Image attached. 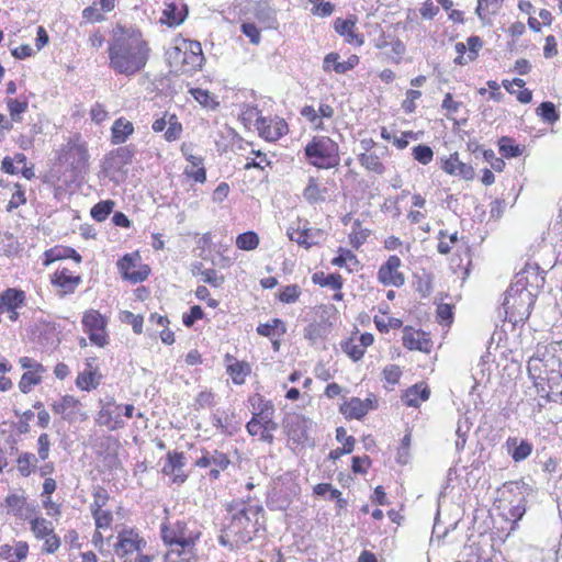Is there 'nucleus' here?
Wrapping results in <instances>:
<instances>
[{
  "mask_svg": "<svg viewBox=\"0 0 562 562\" xmlns=\"http://www.w3.org/2000/svg\"><path fill=\"white\" fill-rule=\"evenodd\" d=\"M324 236V232L319 228L308 227L294 231L290 238L296 241L299 245L310 248L317 245Z\"/></svg>",
  "mask_w": 562,
  "mask_h": 562,
  "instance_id": "obj_25",
  "label": "nucleus"
},
{
  "mask_svg": "<svg viewBox=\"0 0 562 562\" xmlns=\"http://www.w3.org/2000/svg\"><path fill=\"white\" fill-rule=\"evenodd\" d=\"M54 414L69 424L83 423L89 418L86 406L72 395H64L52 404Z\"/></svg>",
  "mask_w": 562,
  "mask_h": 562,
  "instance_id": "obj_11",
  "label": "nucleus"
},
{
  "mask_svg": "<svg viewBox=\"0 0 562 562\" xmlns=\"http://www.w3.org/2000/svg\"><path fill=\"white\" fill-rule=\"evenodd\" d=\"M258 245H259V237L252 231L239 234L236 238V246L238 249H241V250H247V251L254 250L258 247Z\"/></svg>",
  "mask_w": 562,
  "mask_h": 562,
  "instance_id": "obj_47",
  "label": "nucleus"
},
{
  "mask_svg": "<svg viewBox=\"0 0 562 562\" xmlns=\"http://www.w3.org/2000/svg\"><path fill=\"white\" fill-rule=\"evenodd\" d=\"M59 160L68 164L76 171H81L87 167L89 160L88 147L79 134L69 137L63 146Z\"/></svg>",
  "mask_w": 562,
  "mask_h": 562,
  "instance_id": "obj_10",
  "label": "nucleus"
},
{
  "mask_svg": "<svg viewBox=\"0 0 562 562\" xmlns=\"http://www.w3.org/2000/svg\"><path fill=\"white\" fill-rule=\"evenodd\" d=\"M184 175L192 178L195 182L203 183L206 180V171L203 158L200 156H190L188 165L184 168Z\"/></svg>",
  "mask_w": 562,
  "mask_h": 562,
  "instance_id": "obj_34",
  "label": "nucleus"
},
{
  "mask_svg": "<svg viewBox=\"0 0 562 562\" xmlns=\"http://www.w3.org/2000/svg\"><path fill=\"white\" fill-rule=\"evenodd\" d=\"M115 203L111 200H105L97 203L91 209V216L97 222H103L113 211Z\"/></svg>",
  "mask_w": 562,
  "mask_h": 562,
  "instance_id": "obj_50",
  "label": "nucleus"
},
{
  "mask_svg": "<svg viewBox=\"0 0 562 562\" xmlns=\"http://www.w3.org/2000/svg\"><path fill=\"white\" fill-rule=\"evenodd\" d=\"M247 113L250 116H257V130L259 131L260 136L268 140H277L288 131V126L283 120H277L276 122H272L271 120L261 117L257 109H251Z\"/></svg>",
  "mask_w": 562,
  "mask_h": 562,
  "instance_id": "obj_16",
  "label": "nucleus"
},
{
  "mask_svg": "<svg viewBox=\"0 0 562 562\" xmlns=\"http://www.w3.org/2000/svg\"><path fill=\"white\" fill-rule=\"evenodd\" d=\"M229 512V522L223 529L218 541L224 547L238 548L250 542L258 532L261 508L240 505Z\"/></svg>",
  "mask_w": 562,
  "mask_h": 562,
  "instance_id": "obj_3",
  "label": "nucleus"
},
{
  "mask_svg": "<svg viewBox=\"0 0 562 562\" xmlns=\"http://www.w3.org/2000/svg\"><path fill=\"white\" fill-rule=\"evenodd\" d=\"M503 87L510 94H516L517 100L520 103H529L532 99V93L530 90L525 89V81L520 78H515L512 81L503 80Z\"/></svg>",
  "mask_w": 562,
  "mask_h": 562,
  "instance_id": "obj_33",
  "label": "nucleus"
},
{
  "mask_svg": "<svg viewBox=\"0 0 562 562\" xmlns=\"http://www.w3.org/2000/svg\"><path fill=\"white\" fill-rule=\"evenodd\" d=\"M339 56L336 53H329L325 56L323 61V68L325 71L334 70L337 74H346L347 71L355 68L359 63L357 55H351L347 60L339 61Z\"/></svg>",
  "mask_w": 562,
  "mask_h": 562,
  "instance_id": "obj_22",
  "label": "nucleus"
},
{
  "mask_svg": "<svg viewBox=\"0 0 562 562\" xmlns=\"http://www.w3.org/2000/svg\"><path fill=\"white\" fill-rule=\"evenodd\" d=\"M212 424L225 435L232 436L239 430V423L236 420L233 413L228 414L223 412L214 414L212 417Z\"/></svg>",
  "mask_w": 562,
  "mask_h": 562,
  "instance_id": "obj_30",
  "label": "nucleus"
},
{
  "mask_svg": "<svg viewBox=\"0 0 562 562\" xmlns=\"http://www.w3.org/2000/svg\"><path fill=\"white\" fill-rule=\"evenodd\" d=\"M100 411L95 417V423L99 426H104L110 430H116L124 427V422L121 418L120 413L122 405L115 404L112 398L105 402L100 401Z\"/></svg>",
  "mask_w": 562,
  "mask_h": 562,
  "instance_id": "obj_14",
  "label": "nucleus"
},
{
  "mask_svg": "<svg viewBox=\"0 0 562 562\" xmlns=\"http://www.w3.org/2000/svg\"><path fill=\"white\" fill-rule=\"evenodd\" d=\"M37 458L35 454L24 452L18 458V470L23 476H29L36 468Z\"/></svg>",
  "mask_w": 562,
  "mask_h": 562,
  "instance_id": "obj_46",
  "label": "nucleus"
},
{
  "mask_svg": "<svg viewBox=\"0 0 562 562\" xmlns=\"http://www.w3.org/2000/svg\"><path fill=\"white\" fill-rule=\"evenodd\" d=\"M418 331L405 330L403 336V345L409 350H420L422 345Z\"/></svg>",
  "mask_w": 562,
  "mask_h": 562,
  "instance_id": "obj_63",
  "label": "nucleus"
},
{
  "mask_svg": "<svg viewBox=\"0 0 562 562\" xmlns=\"http://www.w3.org/2000/svg\"><path fill=\"white\" fill-rule=\"evenodd\" d=\"M150 52L138 27L117 23L108 41L109 68L116 75L133 77L145 69Z\"/></svg>",
  "mask_w": 562,
  "mask_h": 562,
  "instance_id": "obj_1",
  "label": "nucleus"
},
{
  "mask_svg": "<svg viewBox=\"0 0 562 562\" xmlns=\"http://www.w3.org/2000/svg\"><path fill=\"white\" fill-rule=\"evenodd\" d=\"M438 239L439 243L437 246V250L441 255H448L453 249L454 245H457L460 240L458 232L447 234L446 231H440L438 233Z\"/></svg>",
  "mask_w": 562,
  "mask_h": 562,
  "instance_id": "obj_39",
  "label": "nucleus"
},
{
  "mask_svg": "<svg viewBox=\"0 0 562 562\" xmlns=\"http://www.w3.org/2000/svg\"><path fill=\"white\" fill-rule=\"evenodd\" d=\"M108 501H109V493L102 487H97L93 492V501L90 505L91 512L103 509V507L106 505Z\"/></svg>",
  "mask_w": 562,
  "mask_h": 562,
  "instance_id": "obj_61",
  "label": "nucleus"
},
{
  "mask_svg": "<svg viewBox=\"0 0 562 562\" xmlns=\"http://www.w3.org/2000/svg\"><path fill=\"white\" fill-rule=\"evenodd\" d=\"M300 295H301L300 286L296 284H291V285L284 286L280 291L279 299L281 302L290 304V303L296 302L299 300Z\"/></svg>",
  "mask_w": 562,
  "mask_h": 562,
  "instance_id": "obj_57",
  "label": "nucleus"
},
{
  "mask_svg": "<svg viewBox=\"0 0 562 562\" xmlns=\"http://www.w3.org/2000/svg\"><path fill=\"white\" fill-rule=\"evenodd\" d=\"M13 188L14 192L12 193L11 199L5 207L7 212H12L13 210L26 203L25 191L22 186L15 183Z\"/></svg>",
  "mask_w": 562,
  "mask_h": 562,
  "instance_id": "obj_56",
  "label": "nucleus"
},
{
  "mask_svg": "<svg viewBox=\"0 0 562 562\" xmlns=\"http://www.w3.org/2000/svg\"><path fill=\"white\" fill-rule=\"evenodd\" d=\"M373 403L374 401L372 398L361 400L359 397H352L341 405L340 412L348 419H360L373 408Z\"/></svg>",
  "mask_w": 562,
  "mask_h": 562,
  "instance_id": "obj_20",
  "label": "nucleus"
},
{
  "mask_svg": "<svg viewBox=\"0 0 562 562\" xmlns=\"http://www.w3.org/2000/svg\"><path fill=\"white\" fill-rule=\"evenodd\" d=\"M5 506L9 508L8 513L14 516H21L22 510L26 505V498L24 494H9L4 499Z\"/></svg>",
  "mask_w": 562,
  "mask_h": 562,
  "instance_id": "obj_44",
  "label": "nucleus"
},
{
  "mask_svg": "<svg viewBox=\"0 0 562 562\" xmlns=\"http://www.w3.org/2000/svg\"><path fill=\"white\" fill-rule=\"evenodd\" d=\"M82 327L93 345L98 347L108 345L106 319L100 312L95 310L86 311L82 316Z\"/></svg>",
  "mask_w": 562,
  "mask_h": 562,
  "instance_id": "obj_12",
  "label": "nucleus"
},
{
  "mask_svg": "<svg viewBox=\"0 0 562 562\" xmlns=\"http://www.w3.org/2000/svg\"><path fill=\"white\" fill-rule=\"evenodd\" d=\"M402 261L397 256H390L378 271V280L385 286L400 288L405 283V277L400 271Z\"/></svg>",
  "mask_w": 562,
  "mask_h": 562,
  "instance_id": "obj_15",
  "label": "nucleus"
},
{
  "mask_svg": "<svg viewBox=\"0 0 562 562\" xmlns=\"http://www.w3.org/2000/svg\"><path fill=\"white\" fill-rule=\"evenodd\" d=\"M54 285L61 290L63 294L72 293L81 282L80 276H74L66 268L57 270L52 279Z\"/></svg>",
  "mask_w": 562,
  "mask_h": 562,
  "instance_id": "obj_23",
  "label": "nucleus"
},
{
  "mask_svg": "<svg viewBox=\"0 0 562 562\" xmlns=\"http://www.w3.org/2000/svg\"><path fill=\"white\" fill-rule=\"evenodd\" d=\"M133 123L124 117L114 121L111 127V142L114 145L123 144L133 134Z\"/></svg>",
  "mask_w": 562,
  "mask_h": 562,
  "instance_id": "obj_28",
  "label": "nucleus"
},
{
  "mask_svg": "<svg viewBox=\"0 0 562 562\" xmlns=\"http://www.w3.org/2000/svg\"><path fill=\"white\" fill-rule=\"evenodd\" d=\"M499 154L505 158H515L522 154V148L516 145L510 137L503 136L499 142Z\"/></svg>",
  "mask_w": 562,
  "mask_h": 562,
  "instance_id": "obj_45",
  "label": "nucleus"
},
{
  "mask_svg": "<svg viewBox=\"0 0 562 562\" xmlns=\"http://www.w3.org/2000/svg\"><path fill=\"white\" fill-rule=\"evenodd\" d=\"M310 2L313 4L312 12L314 15L325 18L334 12V4L330 2H325L324 0H310Z\"/></svg>",
  "mask_w": 562,
  "mask_h": 562,
  "instance_id": "obj_60",
  "label": "nucleus"
},
{
  "mask_svg": "<svg viewBox=\"0 0 562 562\" xmlns=\"http://www.w3.org/2000/svg\"><path fill=\"white\" fill-rule=\"evenodd\" d=\"M313 282L319 284L322 286H329L333 290H339L341 288V277L338 274H328L324 276V273H314Z\"/></svg>",
  "mask_w": 562,
  "mask_h": 562,
  "instance_id": "obj_52",
  "label": "nucleus"
},
{
  "mask_svg": "<svg viewBox=\"0 0 562 562\" xmlns=\"http://www.w3.org/2000/svg\"><path fill=\"white\" fill-rule=\"evenodd\" d=\"M67 258H72L76 260V262L81 261V256L75 249L70 247L56 246L44 252L43 265L49 266L55 261Z\"/></svg>",
  "mask_w": 562,
  "mask_h": 562,
  "instance_id": "obj_29",
  "label": "nucleus"
},
{
  "mask_svg": "<svg viewBox=\"0 0 562 562\" xmlns=\"http://www.w3.org/2000/svg\"><path fill=\"white\" fill-rule=\"evenodd\" d=\"M429 389L425 384L419 383L409 387L404 393L402 400L406 406L418 407L422 402H425L429 398Z\"/></svg>",
  "mask_w": 562,
  "mask_h": 562,
  "instance_id": "obj_31",
  "label": "nucleus"
},
{
  "mask_svg": "<svg viewBox=\"0 0 562 562\" xmlns=\"http://www.w3.org/2000/svg\"><path fill=\"white\" fill-rule=\"evenodd\" d=\"M186 458L182 452H168L162 473L170 476L173 483L182 484L187 480L183 471Z\"/></svg>",
  "mask_w": 562,
  "mask_h": 562,
  "instance_id": "obj_18",
  "label": "nucleus"
},
{
  "mask_svg": "<svg viewBox=\"0 0 562 562\" xmlns=\"http://www.w3.org/2000/svg\"><path fill=\"white\" fill-rule=\"evenodd\" d=\"M441 168L450 176L460 177L465 180L474 178V169L470 165L460 161L457 153L442 159Z\"/></svg>",
  "mask_w": 562,
  "mask_h": 562,
  "instance_id": "obj_19",
  "label": "nucleus"
},
{
  "mask_svg": "<svg viewBox=\"0 0 562 562\" xmlns=\"http://www.w3.org/2000/svg\"><path fill=\"white\" fill-rule=\"evenodd\" d=\"M413 157L418 162L428 165L434 158V151L427 145H417L413 148Z\"/></svg>",
  "mask_w": 562,
  "mask_h": 562,
  "instance_id": "obj_58",
  "label": "nucleus"
},
{
  "mask_svg": "<svg viewBox=\"0 0 562 562\" xmlns=\"http://www.w3.org/2000/svg\"><path fill=\"white\" fill-rule=\"evenodd\" d=\"M97 529H106L111 526L113 517L110 510L99 509L92 510Z\"/></svg>",
  "mask_w": 562,
  "mask_h": 562,
  "instance_id": "obj_59",
  "label": "nucleus"
},
{
  "mask_svg": "<svg viewBox=\"0 0 562 562\" xmlns=\"http://www.w3.org/2000/svg\"><path fill=\"white\" fill-rule=\"evenodd\" d=\"M101 375L98 373V370L88 363L87 368L78 374L76 385L82 391H91L98 387Z\"/></svg>",
  "mask_w": 562,
  "mask_h": 562,
  "instance_id": "obj_32",
  "label": "nucleus"
},
{
  "mask_svg": "<svg viewBox=\"0 0 562 562\" xmlns=\"http://www.w3.org/2000/svg\"><path fill=\"white\" fill-rule=\"evenodd\" d=\"M274 407L269 402L260 401L259 411L252 413L251 419L246 428L250 436H259L260 440L267 443L273 442V432L278 429L274 422Z\"/></svg>",
  "mask_w": 562,
  "mask_h": 562,
  "instance_id": "obj_7",
  "label": "nucleus"
},
{
  "mask_svg": "<svg viewBox=\"0 0 562 562\" xmlns=\"http://www.w3.org/2000/svg\"><path fill=\"white\" fill-rule=\"evenodd\" d=\"M31 530L38 539H42L54 532L52 522L42 517H37L31 520Z\"/></svg>",
  "mask_w": 562,
  "mask_h": 562,
  "instance_id": "obj_48",
  "label": "nucleus"
},
{
  "mask_svg": "<svg viewBox=\"0 0 562 562\" xmlns=\"http://www.w3.org/2000/svg\"><path fill=\"white\" fill-rule=\"evenodd\" d=\"M326 189L321 188L314 178H310L303 195L310 203H317L325 200Z\"/></svg>",
  "mask_w": 562,
  "mask_h": 562,
  "instance_id": "obj_40",
  "label": "nucleus"
},
{
  "mask_svg": "<svg viewBox=\"0 0 562 562\" xmlns=\"http://www.w3.org/2000/svg\"><path fill=\"white\" fill-rule=\"evenodd\" d=\"M331 263L337 267H346L352 271L353 267L358 265L356 255L346 248L338 249V256L331 260Z\"/></svg>",
  "mask_w": 562,
  "mask_h": 562,
  "instance_id": "obj_43",
  "label": "nucleus"
},
{
  "mask_svg": "<svg viewBox=\"0 0 562 562\" xmlns=\"http://www.w3.org/2000/svg\"><path fill=\"white\" fill-rule=\"evenodd\" d=\"M359 162L367 170L378 175H382L385 170L378 155L373 153H364L359 156Z\"/></svg>",
  "mask_w": 562,
  "mask_h": 562,
  "instance_id": "obj_41",
  "label": "nucleus"
},
{
  "mask_svg": "<svg viewBox=\"0 0 562 562\" xmlns=\"http://www.w3.org/2000/svg\"><path fill=\"white\" fill-rule=\"evenodd\" d=\"M507 453L515 462L526 460L532 452V445L527 440H519L516 437H509L505 442Z\"/></svg>",
  "mask_w": 562,
  "mask_h": 562,
  "instance_id": "obj_24",
  "label": "nucleus"
},
{
  "mask_svg": "<svg viewBox=\"0 0 562 562\" xmlns=\"http://www.w3.org/2000/svg\"><path fill=\"white\" fill-rule=\"evenodd\" d=\"M25 293L18 289H7L0 294V310L8 314L10 322L19 318L18 310L25 305Z\"/></svg>",
  "mask_w": 562,
  "mask_h": 562,
  "instance_id": "obj_17",
  "label": "nucleus"
},
{
  "mask_svg": "<svg viewBox=\"0 0 562 562\" xmlns=\"http://www.w3.org/2000/svg\"><path fill=\"white\" fill-rule=\"evenodd\" d=\"M402 371L398 366L390 364L383 370V378L390 384H396L400 381Z\"/></svg>",
  "mask_w": 562,
  "mask_h": 562,
  "instance_id": "obj_64",
  "label": "nucleus"
},
{
  "mask_svg": "<svg viewBox=\"0 0 562 562\" xmlns=\"http://www.w3.org/2000/svg\"><path fill=\"white\" fill-rule=\"evenodd\" d=\"M170 64L181 72H194L201 69L204 56L198 41L182 40L169 53Z\"/></svg>",
  "mask_w": 562,
  "mask_h": 562,
  "instance_id": "obj_6",
  "label": "nucleus"
},
{
  "mask_svg": "<svg viewBox=\"0 0 562 562\" xmlns=\"http://www.w3.org/2000/svg\"><path fill=\"white\" fill-rule=\"evenodd\" d=\"M304 151L308 162L322 169L334 168L340 160L338 144L328 136H314Z\"/></svg>",
  "mask_w": 562,
  "mask_h": 562,
  "instance_id": "obj_5",
  "label": "nucleus"
},
{
  "mask_svg": "<svg viewBox=\"0 0 562 562\" xmlns=\"http://www.w3.org/2000/svg\"><path fill=\"white\" fill-rule=\"evenodd\" d=\"M145 547L146 541L137 531L125 528L119 532L114 550L126 562H150L151 558L143 553Z\"/></svg>",
  "mask_w": 562,
  "mask_h": 562,
  "instance_id": "obj_8",
  "label": "nucleus"
},
{
  "mask_svg": "<svg viewBox=\"0 0 562 562\" xmlns=\"http://www.w3.org/2000/svg\"><path fill=\"white\" fill-rule=\"evenodd\" d=\"M45 372L46 369L24 372L19 382L20 391L22 393H29L33 386L42 382V378Z\"/></svg>",
  "mask_w": 562,
  "mask_h": 562,
  "instance_id": "obj_37",
  "label": "nucleus"
},
{
  "mask_svg": "<svg viewBox=\"0 0 562 562\" xmlns=\"http://www.w3.org/2000/svg\"><path fill=\"white\" fill-rule=\"evenodd\" d=\"M471 426H472V423L470 422V418L467 416H463L458 420V425H457V429H456V435H457L456 449L458 451H460L464 448Z\"/></svg>",
  "mask_w": 562,
  "mask_h": 562,
  "instance_id": "obj_42",
  "label": "nucleus"
},
{
  "mask_svg": "<svg viewBox=\"0 0 562 562\" xmlns=\"http://www.w3.org/2000/svg\"><path fill=\"white\" fill-rule=\"evenodd\" d=\"M160 533L164 543L168 547L164 562H198V543L202 530L195 521L177 520L171 524H161Z\"/></svg>",
  "mask_w": 562,
  "mask_h": 562,
  "instance_id": "obj_2",
  "label": "nucleus"
},
{
  "mask_svg": "<svg viewBox=\"0 0 562 562\" xmlns=\"http://www.w3.org/2000/svg\"><path fill=\"white\" fill-rule=\"evenodd\" d=\"M536 295L527 289L526 282L519 278L509 286L504 300L506 319L514 325L524 323L530 316Z\"/></svg>",
  "mask_w": 562,
  "mask_h": 562,
  "instance_id": "obj_4",
  "label": "nucleus"
},
{
  "mask_svg": "<svg viewBox=\"0 0 562 562\" xmlns=\"http://www.w3.org/2000/svg\"><path fill=\"white\" fill-rule=\"evenodd\" d=\"M7 105H8L10 117L14 122L21 121V114L26 112L27 106H29L26 101H20L18 99H8Z\"/></svg>",
  "mask_w": 562,
  "mask_h": 562,
  "instance_id": "obj_55",
  "label": "nucleus"
},
{
  "mask_svg": "<svg viewBox=\"0 0 562 562\" xmlns=\"http://www.w3.org/2000/svg\"><path fill=\"white\" fill-rule=\"evenodd\" d=\"M285 331H286L285 324L281 319H278V318H273L272 321H270L266 324H260L257 327V333L259 335L265 336V337H270V338H274V337L279 338Z\"/></svg>",
  "mask_w": 562,
  "mask_h": 562,
  "instance_id": "obj_36",
  "label": "nucleus"
},
{
  "mask_svg": "<svg viewBox=\"0 0 562 562\" xmlns=\"http://www.w3.org/2000/svg\"><path fill=\"white\" fill-rule=\"evenodd\" d=\"M313 427V420L300 414H288L284 419L285 434L296 446L305 447L313 443L311 437Z\"/></svg>",
  "mask_w": 562,
  "mask_h": 562,
  "instance_id": "obj_9",
  "label": "nucleus"
},
{
  "mask_svg": "<svg viewBox=\"0 0 562 562\" xmlns=\"http://www.w3.org/2000/svg\"><path fill=\"white\" fill-rule=\"evenodd\" d=\"M186 16L187 9L184 4L170 2L164 9L161 22L168 26H178L184 21Z\"/></svg>",
  "mask_w": 562,
  "mask_h": 562,
  "instance_id": "obj_27",
  "label": "nucleus"
},
{
  "mask_svg": "<svg viewBox=\"0 0 562 562\" xmlns=\"http://www.w3.org/2000/svg\"><path fill=\"white\" fill-rule=\"evenodd\" d=\"M227 372L229 373L234 383L241 384L249 373V367L244 362L235 361L234 363L228 364Z\"/></svg>",
  "mask_w": 562,
  "mask_h": 562,
  "instance_id": "obj_49",
  "label": "nucleus"
},
{
  "mask_svg": "<svg viewBox=\"0 0 562 562\" xmlns=\"http://www.w3.org/2000/svg\"><path fill=\"white\" fill-rule=\"evenodd\" d=\"M356 19H336L335 31L345 37V40L355 46H361L364 43L363 35L356 32Z\"/></svg>",
  "mask_w": 562,
  "mask_h": 562,
  "instance_id": "obj_21",
  "label": "nucleus"
},
{
  "mask_svg": "<svg viewBox=\"0 0 562 562\" xmlns=\"http://www.w3.org/2000/svg\"><path fill=\"white\" fill-rule=\"evenodd\" d=\"M189 93L199 104H201L203 108L207 110H215L218 106V102L215 100V97L212 95L209 90L201 88H191L189 90Z\"/></svg>",
  "mask_w": 562,
  "mask_h": 562,
  "instance_id": "obj_38",
  "label": "nucleus"
},
{
  "mask_svg": "<svg viewBox=\"0 0 562 562\" xmlns=\"http://www.w3.org/2000/svg\"><path fill=\"white\" fill-rule=\"evenodd\" d=\"M117 269L124 280L132 283H139L147 279L150 270L147 265L142 263L138 252L124 255L117 261Z\"/></svg>",
  "mask_w": 562,
  "mask_h": 562,
  "instance_id": "obj_13",
  "label": "nucleus"
},
{
  "mask_svg": "<svg viewBox=\"0 0 562 562\" xmlns=\"http://www.w3.org/2000/svg\"><path fill=\"white\" fill-rule=\"evenodd\" d=\"M503 4L504 0H477L475 13L484 24H491L492 18L501 11Z\"/></svg>",
  "mask_w": 562,
  "mask_h": 562,
  "instance_id": "obj_26",
  "label": "nucleus"
},
{
  "mask_svg": "<svg viewBox=\"0 0 562 562\" xmlns=\"http://www.w3.org/2000/svg\"><path fill=\"white\" fill-rule=\"evenodd\" d=\"M229 460L223 452L217 450L213 452H206L195 461V465L199 468H227Z\"/></svg>",
  "mask_w": 562,
  "mask_h": 562,
  "instance_id": "obj_35",
  "label": "nucleus"
},
{
  "mask_svg": "<svg viewBox=\"0 0 562 562\" xmlns=\"http://www.w3.org/2000/svg\"><path fill=\"white\" fill-rule=\"evenodd\" d=\"M537 114L544 122H548V123H554L559 120V113L555 110V105L550 101L542 102L537 108Z\"/></svg>",
  "mask_w": 562,
  "mask_h": 562,
  "instance_id": "obj_51",
  "label": "nucleus"
},
{
  "mask_svg": "<svg viewBox=\"0 0 562 562\" xmlns=\"http://www.w3.org/2000/svg\"><path fill=\"white\" fill-rule=\"evenodd\" d=\"M181 134H182V125L178 121L177 115L171 114L170 115V122L167 125V128H166L165 134H164V138L167 142H175V140H177V139H179L181 137Z\"/></svg>",
  "mask_w": 562,
  "mask_h": 562,
  "instance_id": "obj_53",
  "label": "nucleus"
},
{
  "mask_svg": "<svg viewBox=\"0 0 562 562\" xmlns=\"http://www.w3.org/2000/svg\"><path fill=\"white\" fill-rule=\"evenodd\" d=\"M202 281L214 288H220L224 283V277L220 276L214 269L201 271Z\"/></svg>",
  "mask_w": 562,
  "mask_h": 562,
  "instance_id": "obj_62",
  "label": "nucleus"
},
{
  "mask_svg": "<svg viewBox=\"0 0 562 562\" xmlns=\"http://www.w3.org/2000/svg\"><path fill=\"white\" fill-rule=\"evenodd\" d=\"M342 351L348 355L352 360L357 361L363 357V348L359 345L357 339L349 338L341 344Z\"/></svg>",
  "mask_w": 562,
  "mask_h": 562,
  "instance_id": "obj_54",
  "label": "nucleus"
}]
</instances>
